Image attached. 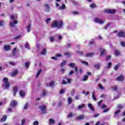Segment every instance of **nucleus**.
<instances>
[{
    "label": "nucleus",
    "instance_id": "1a4fd4ad",
    "mask_svg": "<svg viewBox=\"0 0 125 125\" xmlns=\"http://www.w3.org/2000/svg\"><path fill=\"white\" fill-rule=\"evenodd\" d=\"M66 63H67V61L62 60V62L60 64L61 68H63V67H64V66H65Z\"/></svg>",
    "mask_w": 125,
    "mask_h": 125
},
{
    "label": "nucleus",
    "instance_id": "f8f14e48",
    "mask_svg": "<svg viewBox=\"0 0 125 125\" xmlns=\"http://www.w3.org/2000/svg\"><path fill=\"white\" fill-rule=\"evenodd\" d=\"M7 119V116L4 115L3 116V117L0 120V123H3L4 122H5Z\"/></svg>",
    "mask_w": 125,
    "mask_h": 125
},
{
    "label": "nucleus",
    "instance_id": "a211bd4d",
    "mask_svg": "<svg viewBox=\"0 0 125 125\" xmlns=\"http://www.w3.org/2000/svg\"><path fill=\"white\" fill-rule=\"evenodd\" d=\"M17 52V48L15 47L12 51V55L15 56L16 55V53Z\"/></svg>",
    "mask_w": 125,
    "mask_h": 125
},
{
    "label": "nucleus",
    "instance_id": "4be33fe9",
    "mask_svg": "<svg viewBox=\"0 0 125 125\" xmlns=\"http://www.w3.org/2000/svg\"><path fill=\"white\" fill-rule=\"evenodd\" d=\"M44 6L46 7L47 11H48V12H49V9L50 8V7H49V5L47 4H44Z\"/></svg>",
    "mask_w": 125,
    "mask_h": 125
},
{
    "label": "nucleus",
    "instance_id": "603ef678",
    "mask_svg": "<svg viewBox=\"0 0 125 125\" xmlns=\"http://www.w3.org/2000/svg\"><path fill=\"white\" fill-rule=\"evenodd\" d=\"M87 78H88V76H87V75H84L83 81H86V80H87Z\"/></svg>",
    "mask_w": 125,
    "mask_h": 125
},
{
    "label": "nucleus",
    "instance_id": "f03ea898",
    "mask_svg": "<svg viewBox=\"0 0 125 125\" xmlns=\"http://www.w3.org/2000/svg\"><path fill=\"white\" fill-rule=\"evenodd\" d=\"M3 82L5 83L3 84V86L5 89H7V88L10 87V83L8 82V79L7 78H4L3 79Z\"/></svg>",
    "mask_w": 125,
    "mask_h": 125
},
{
    "label": "nucleus",
    "instance_id": "c85d7f7f",
    "mask_svg": "<svg viewBox=\"0 0 125 125\" xmlns=\"http://www.w3.org/2000/svg\"><path fill=\"white\" fill-rule=\"evenodd\" d=\"M65 7H66V5H65L64 4H62V6L59 7V9L60 10H62L63 9H65Z\"/></svg>",
    "mask_w": 125,
    "mask_h": 125
},
{
    "label": "nucleus",
    "instance_id": "f3484780",
    "mask_svg": "<svg viewBox=\"0 0 125 125\" xmlns=\"http://www.w3.org/2000/svg\"><path fill=\"white\" fill-rule=\"evenodd\" d=\"M94 55V52H92V53H87L86 55H85V56L86 57H92V56Z\"/></svg>",
    "mask_w": 125,
    "mask_h": 125
},
{
    "label": "nucleus",
    "instance_id": "bf43d9fd",
    "mask_svg": "<svg viewBox=\"0 0 125 125\" xmlns=\"http://www.w3.org/2000/svg\"><path fill=\"white\" fill-rule=\"evenodd\" d=\"M9 63L10 65H12V66L15 65V63H14V62H9Z\"/></svg>",
    "mask_w": 125,
    "mask_h": 125
},
{
    "label": "nucleus",
    "instance_id": "58836bf2",
    "mask_svg": "<svg viewBox=\"0 0 125 125\" xmlns=\"http://www.w3.org/2000/svg\"><path fill=\"white\" fill-rule=\"evenodd\" d=\"M25 65L26 68H29V66H30V63L29 62H26Z\"/></svg>",
    "mask_w": 125,
    "mask_h": 125
},
{
    "label": "nucleus",
    "instance_id": "ddd939ff",
    "mask_svg": "<svg viewBox=\"0 0 125 125\" xmlns=\"http://www.w3.org/2000/svg\"><path fill=\"white\" fill-rule=\"evenodd\" d=\"M18 74V70H15L13 72H12L11 74V77H15V76H17Z\"/></svg>",
    "mask_w": 125,
    "mask_h": 125
},
{
    "label": "nucleus",
    "instance_id": "052dcab7",
    "mask_svg": "<svg viewBox=\"0 0 125 125\" xmlns=\"http://www.w3.org/2000/svg\"><path fill=\"white\" fill-rule=\"evenodd\" d=\"M75 99L76 100H79V99H80V95H76L75 96Z\"/></svg>",
    "mask_w": 125,
    "mask_h": 125
},
{
    "label": "nucleus",
    "instance_id": "338daca9",
    "mask_svg": "<svg viewBox=\"0 0 125 125\" xmlns=\"http://www.w3.org/2000/svg\"><path fill=\"white\" fill-rule=\"evenodd\" d=\"M51 59H53V60H58L57 57H52Z\"/></svg>",
    "mask_w": 125,
    "mask_h": 125
},
{
    "label": "nucleus",
    "instance_id": "4c0bfd02",
    "mask_svg": "<svg viewBox=\"0 0 125 125\" xmlns=\"http://www.w3.org/2000/svg\"><path fill=\"white\" fill-rule=\"evenodd\" d=\"M111 66H112V62H109L108 63L107 66L105 68H107V69H109V68H111Z\"/></svg>",
    "mask_w": 125,
    "mask_h": 125
},
{
    "label": "nucleus",
    "instance_id": "37998d69",
    "mask_svg": "<svg viewBox=\"0 0 125 125\" xmlns=\"http://www.w3.org/2000/svg\"><path fill=\"white\" fill-rule=\"evenodd\" d=\"M74 114H73V113H70L67 115V118H72Z\"/></svg>",
    "mask_w": 125,
    "mask_h": 125
},
{
    "label": "nucleus",
    "instance_id": "2f4dec72",
    "mask_svg": "<svg viewBox=\"0 0 125 125\" xmlns=\"http://www.w3.org/2000/svg\"><path fill=\"white\" fill-rule=\"evenodd\" d=\"M76 53L78 54V55H83V54H84V53L83 51H77Z\"/></svg>",
    "mask_w": 125,
    "mask_h": 125
},
{
    "label": "nucleus",
    "instance_id": "5fc2aeb1",
    "mask_svg": "<svg viewBox=\"0 0 125 125\" xmlns=\"http://www.w3.org/2000/svg\"><path fill=\"white\" fill-rule=\"evenodd\" d=\"M3 26V21L0 20V27Z\"/></svg>",
    "mask_w": 125,
    "mask_h": 125
},
{
    "label": "nucleus",
    "instance_id": "6ab92c4d",
    "mask_svg": "<svg viewBox=\"0 0 125 125\" xmlns=\"http://www.w3.org/2000/svg\"><path fill=\"white\" fill-rule=\"evenodd\" d=\"M121 65H122V64H121V63H119L118 64H117V65H116L114 66V70L115 71H118L119 67H120V66H121Z\"/></svg>",
    "mask_w": 125,
    "mask_h": 125
},
{
    "label": "nucleus",
    "instance_id": "0e129e2a",
    "mask_svg": "<svg viewBox=\"0 0 125 125\" xmlns=\"http://www.w3.org/2000/svg\"><path fill=\"white\" fill-rule=\"evenodd\" d=\"M111 23H108L106 27H104V28L106 30V29H108V27H109V25H111Z\"/></svg>",
    "mask_w": 125,
    "mask_h": 125
},
{
    "label": "nucleus",
    "instance_id": "39448f33",
    "mask_svg": "<svg viewBox=\"0 0 125 125\" xmlns=\"http://www.w3.org/2000/svg\"><path fill=\"white\" fill-rule=\"evenodd\" d=\"M124 80L125 77L123 75H119L116 78V81H118V82H124Z\"/></svg>",
    "mask_w": 125,
    "mask_h": 125
},
{
    "label": "nucleus",
    "instance_id": "a19ab883",
    "mask_svg": "<svg viewBox=\"0 0 125 125\" xmlns=\"http://www.w3.org/2000/svg\"><path fill=\"white\" fill-rule=\"evenodd\" d=\"M71 2H72L73 5H78V2H77V1H76L74 0H72L71 1Z\"/></svg>",
    "mask_w": 125,
    "mask_h": 125
},
{
    "label": "nucleus",
    "instance_id": "4d7b16f0",
    "mask_svg": "<svg viewBox=\"0 0 125 125\" xmlns=\"http://www.w3.org/2000/svg\"><path fill=\"white\" fill-rule=\"evenodd\" d=\"M33 125H39V121H36L33 123Z\"/></svg>",
    "mask_w": 125,
    "mask_h": 125
},
{
    "label": "nucleus",
    "instance_id": "79ce46f5",
    "mask_svg": "<svg viewBox=\"0 0 125 125\" xmlns=\"http://www.w3.org/2000/svg\"><path fill=\"white\" fill-rule=\"evenodd\" d=\"M42 73V69H40L38 72V73L36 75V78H38L39 76H40V74Z\"/></svg>",
    "mask_w": 125,
    "mask_h": 125
},
{
    "label": "nucleus",
    "instance_id": "b1692460",
    "mask_svg": "<svg viewBox=\"0 0 125 125\" xmlns=\"http://www.w3.org/2000/svg\"><path fill=\"white\" fill-rule=\"evenodd\" d=\"M46 53H47V52L46 51V49H44L43 51L41 52V54L42 55H46Z\"/></svg>",
    "mask_w": 125,
    "mask_h": 125
},
{
    "label": "nucleus",
    "instance_id": "7c9ffc66",
    "mask_svg": "<svg viewBox=\"0 0 125 125\" xmlns=\"http://www.w3.org/2000/svg\"><path fill=\"white\" fill-rule=\"evenodd\" d=\"M95 68H96L97 70H99L100 69V63H98L97 64L94 65Z\"/></svg>",
    "mask_w": 125,
    "mask_h": 125
},
{
    "label": "nucleus",
    "instance_id": "6e6d98bb",
    "mask_svg": "<svg viewBox=\"0 0 125 125\" xmlns=\"http://www.w3.org/2000/svg\"><path fill=\"white\" fill-rule=\"evenodd\" d=\"M121 44L123 47H125V42H121Z\"/></svg>",
    "mask_w": 125,
    "mask_h": 125
},
{
    "label": "nucleus",
    "instance_id": "ea45409f",
    "mask_svg": "<svg viewBox=\"0 0 125 125\" xmlns=\"http://www.w3.org/2000/svg\"><path fill=\"white\" fill-rule=\"evenodd\" d=\"M10 26L11 27H15V23H14V22H12V21H10Z\"/></svg>",
    "mask_w": 125,
    "mask_h": 125
},
{
    "label": "nucleus",
    "instance_id": "13d9d810",
    "mask_svg": "<svg viewBox=\"0 0 125 125\" xmlns=\"http://www.w3.org/2000/svg\"><path fill=\"white\" fill-rule=\"evenodd\" d=\"M72 13L73 14H74V15H78V14H79V13L78 11L73 12Z\"/></svg>",
    "mask_w": 125,
    "mask_h": 125
},
{
    "label": "nucleus",
    "instance_id": "9d476101",
    "mask_svg": "<svg viewBox=\"0 0 125 125\" xmlns=\"http://www.w3.org/2000/svg\"><path fill=\"white\" fill-rule=\"evenodd\" d=\"M4 50H5L6 51H9V50H11L10 48V45H5L3 47Z\"/></svg>",
    "mask_w": 125,
    "mask_h": 125
},
{
    "label": "nucleus",
    "instance_id": "8fccbe9b",
    "mask_svg": "<svg viewBox=\"0 0 125 125\" xmlns=\"http://www.w3.org/2000/svg\"><path fill=\"white\" fill-rule=\"evenodd\" d=\"M46 93H47L46 91L43 90V92L42 93V96H45L46 95Z\"/></svg>",
    "mask_w": 125,
    "mask_h": 125
},
{
    "label": "nucleus",
    "instance_id": "f257e3e1",
    "mask_svg": "<svg viewBox=\"0 0 125 125\" xmlns=\"http://www.w3.org/2000/svg\"><path fill=\"white\" fill-rule=\"evenodd\" d=\"M63 25H64V23H63V21L62 20L59 21L55 20L51 23V27H52V28H58V29H60V28L63 27Z\"/></svg>",
    "mask_w": 125,
    "mask_h": 125
},
{
    "label": "nucleus",
    "instance_id": "e2e57ef3",
    "mask_svg": "<svg viewBox=\"0 0 125 125\" xmlns=\"http://www.w3.org/2000/svg\"><path fill=\"white\" fill-rule=\"evenodd\" d=\"M120 112H121V110H117L116 112H115L114 114L115 115H118Z\"/></svg>",
    "mask_w": 125,
    "mask_h": 125
},
{
    "label": "nucleus",
    "instance_id": "5701e85b",
    "mask_svg": "<svg viewBox=\"0 0 125 125\" xmlns=\"http://www.w3.org/2000/svg\"><path fill=\"white\" fill-rule=\"evenodd\" d=\"M83 119H84V115H80L77 118V120H83Z\"/></svg>",
    "mask_w": 125,
    "mask_h": 125
},
{
    "label": "nucleus",
    "instance_id": "c9c22d12",
    "mask_svg": "<svg viewBox=\"0 0 125 125\" xmlns=\"http://www.w3.org/2000/svg\"><path fill=\"white\" fill-rule=\"evenodd\" d=\"M90 6L91 8H94V7L96 6V5L95 4V3H93L90 5Z\"/></svg>",
    "mask_w": 125,
    "mask_h": 125
},
{
    "label": "nucleus",
    "instance_id": "de8ad7c7",
    "mask_svg": "<svg viewBox=\"0 0 125 125\" xmlns=\"http://www.w3.org/2000/svg\"><path fill=\"white\" fill-rule=\"evenodd\" d=\"M99 87L100 89H104V87H103L101 83L99 84Z\"/></svg>",
    "mask_w": 125,
    "mask_h": 125
},
{
    "label": "nucleus",
    "instance_id": "412c9836",
    "mask_svg": "<svg viewBox=\"0 0 125 125\" xmlns=\"http://www.w3.org/2000/svg\"><path fill=\"white\" fill-rule=\"evenodd\" d=\"M20 95L21 97H24L25 95V91H20Z\"/></svg>",
    "mask_w": 125,
    "mask_h": 125
},
{
    "label": "nucleus",
    "instance_id": "c03bdc74",
    "mask_svg": "<svg viewBox=\"0 0 125 125\" xmlns=\"http://www.w3.org/2000/svg\"><path fill=\"white\" fill-rule=\"evenodd\" d=\"M51 18H47L46 19V22L47 23V24H48L49 23V21H51Z\"/></svg>",
    "mask_w": 125,
    "mask_h": 125
},
{
    "label": "nucleus",
    "instance_id": "473e14b6",
    "mask_svg": "<svg viewBox=\"0 0 125 125\" xmlns=\"http://www.w3.org/2000/svg\"><path fill=\"white\" fill-rule=\"evenodd\" d=\"M111 89H113L114 91H117V90H118V86H111Z\"/></svg>",
    "mask_w": 125,
    "mask_h": 125
},
{
    "label": "nucleus",
    "instance_id": "bb28decb",
    "mask_svg": "<svg viewBox=\"0 0 125 125\" xmlns=\"http://www.w3.org/2000/svg\"><path fill=\"white\" fill-rule=\"evenodd\" d=\"M55 85V81H52L50 83L49 86L53 87Z\"/></svg>",
    "mask_w": 125,
    "mask_h": 125
},
{
    "label": "nucleus",
    "instance_id": "7ed1b4c3",
    "mask_svg": "<svg viewBox=\"0 0 125 125\" xmlns=\"http://www.w3.org/2000/svg\"><path fill=\"white\" fill-rule=\"evenodd\" d=\"M39 109L42 111L41 115H44L46 114V106L44 105L39 106Z\"/></svg>",
    "mask_w": 125,
    "mask_h": 125
},
{
    "label": "nucleus",
    "instance_id": "0eeeda50",
    "mask_svg": "<svg viewBox=\"0 0 125 125\" xmlns=\"http://www.w3.org/2000/svg\"><path fill=\"white\" fill-rule=\"evenodd\" d=\"M66 81H67V82L66 81H65V80H62V84H67V83H71L72 82L71 79L66 78Z\"/></svg>",
    "mask_w": 125,
    "mask_h": 125
},
{
    "label": "nucleus",
    "instance_id": "72a5a7b5",
    "mask_svg": "<svg viewBox=\"0 0 125 125\" xmlns=\"http://www.w3.org/2000/svg\"><path fill=\"white\" fill-rule=\"evenodd\" d=\"M92 44H95V42L94 41H90L89 42V46H90V47H91L92 46Z\"/></svg>",
    "mask_w": 125,
    "mask_h": 125
},
{
    "label": "nucleus",
    "instance_id": "393cba45",
    "mask_svg": "<svg viewBox=\"0 0 125 125\" xmlns=\"http://www.w3.org/2000/svg\"><path fill=\"white\" fill-rule=\"evenodd\" d=\"M68 104H71L72 102H73V100L72 99L71 97L68 98Z\"/></svg>",
    "mask_w": 125,
    "mask_h": 125
},
{
    "label": "nucleus",
    "instance_id": "e433bc0d",
    "mask_svg": "<svg viewBox=\"0 0 125 125\" xmlns=\"http://www.w3.org/2000/svg\"><path fill=\"white\" fill-rule=\"evenodd\" d=\"M32 26L31 24H29L27 27V32H31V27Z\"/></svg>",
    "mask_w": 125,
    "mask_h": 125
},
{
    "label": "nucleus",
    "instance_id": "c756f323",
    "mask_svg": "<svg viewBox=\"0 0 125 125\" xmlns=\"http://www.w3.org/2000/svg\"><path fill=\"white\" fill-rule=\"evenodd\" d=\"M105 53H106V50L105 49H103L101 52L100 56H103V55L105 54Z\"/></svg>",
    "mask_w": 125,
    "mask_h": 125
},
{
    "label": "nucleus",
    "instance_id": "20e7f679",
    "mask_svg": "<svg viewBox=\"0 0 125 125\" xmlns=\"http://www.w3.org/2000/svg\"><path fill=\"white\" fill-rule=\"evenodd\" d=\"M116 11H117V10L115 9H106L104 10V12H105V13H107L108 14H116Z\"/></svg>",
    "mask_w": 125,
    "mask_h": 125
},
{
    "label": "nucleus",
    "instance_id": "a18cd8bd",
    "mask_svg": "<svg viewBox=\"0 0 125 125\" xmlns=\"http://www.w3.org/2000/svg\"><path fill=\"white\" fill-rule=\"evenodd\" d=\"M109 111H110V108H107L103 110V113H107V112H109Z\"/></svg>",
    "mask_w": 125,
    "mask_h": 125
},
{
    "label": "nucleus",
    "instance_id": "69168bd1",
    "mask_svg": "<svg viewBox=\"0 0 125 125\" xmlns=\"http://www.w3.org/2000/svg\"><path fill=\"white\" fill-rule=\"evenodd\" d=\"M111 59V56H108L106 57V61H109Z\"/></svg>",
    "mask_w": 125,
    "mask_h": 125
},
{
    "label": "nucleus",
    "instance_id": "cd10ccee",
    "mask_svg": "<svg viewBox=\"0 0 125 125\" xmlns=\"http://www.w3.org/2000/svg\"><path fill=\"white\" fill-rule=\"evenodd\" d=\"M13 90L14 92H17L18 91V86H16L13 88Z\"/></svg>",
    "mask_w": 125,
    "mask_h": 125
},
{
    "label": "nucleus",
    "instance_id": "680f3d73",
    "mask_svg": "<svg viewBox=\"0 0 125 125\" xmlns=\"http://www.w3.org/2000/svg\"><path fill=\"white\" fill-rule=\"evenodd\" d=\"M75 92H76V90L74 89L71 92V95H74V94H75Z\"/></svg>",
    "mask_w": 125,
    "mask_h": 125
},
{
    "label": "nucleus",
    "instance_id": "a878e982",
    "mask_svg": "<svg viewBox=\"0 0 125 125\" xmlns=\"http://www.w3.org/2000/svg\"><path fill=\"white\" fill-rule=\"evenodd\" d=\"M64 55L65 56H68V57H70L71 55H72V54L70 53V52H65L64 53Z\"/></svg>",
    "mask_w": 125,
    "mask_h": 125
},
{
    "label": "nucleus",
    "instance_id": "49530a36",
    "mask_svg": "<svg viewBox=\"0 0 125 125\" xmlns=\"http://www.w3.org/2000/svg\"><path fill=\"white\" fill-rule=\"evenodd\" d=\"M92 98L93 100H94V101H96L97 99L95 97V95H94V93L93 92L92 93Z\"/></svg>",
    "mask_w": 125,
    "mask_h": 125
},
{
    "label": "nucleus",
    "instance_id": "864d4df0",
    "mask_svg": "<svg viewBox=\"0 0 125 125\" xmlns=\"http://www.w3.org/2000/svg\"><path fill=\"white\" fill-rule=\"evenodd\" d=\"M65 93V90L62 89L61 90V91H60V94H63Z\"/></svg>",
    "mask_w": 125,
    "mask_h": 125
},
{
    "label": "nucleus",
    "instance_id": "09e8293b",
    "mask_svg": "<svg viewBox=\"0 0 125 125\" xmlns=\"http://www.w3.org/2000/svg\"><path fill=\"white\" fill-rule=\"evenodd\" d=\"M82 63L83 64H84V65H88V62H87L85 61H82Z\"/></svg>",
    "mask_w": 125,
    "mask_h": 125
},
{
    "label": "nucleus",
    "instance_id": "3c124183",
    "mask_svg": "<svg viewBox=\"0 0 125 125\" xmlns=\"http://www.w3.org/2000/svg\"><path fill=\"white\" fill-rule=\"evenodd\" d=\"M56 57H62V54L60 53H57L56 55Z\"/></svg>",
    "mask_w": 125,
    "mask_h": 125
},
{
    "label": "nucleus",
    "instance_id": "2eb2a0df",
    "mask_svg": "<svg viewBox=\"0 0 125 125\" xmlns=\"http://www.w3.org/2000/svg\"><path fill=\"white\" fill-rule=\"evenodd\" d=\"M114 54L115 56H120L121 55V51L119 50H115Z\"/></svg>",
    "mask_w": 125,
    "mask_h": 125
},
{
    "label": "nucleus",
    "instance_id": "4468645a",
    "mask_svg": "<svg viewBox=\"0 0 125 125\" xmlns=\"http://www.w3.org/2000/svg\"><path fill=\"white\" fill-rule=\"evenodd\" d=\"M11 106H12V107H16V106H17V102L16 101L14 100L12 101L11 103Z\"/></svg>",
    "mask_w": 125,
    "mask_h": 125
},
{
    "label": "nucleus",
    "instance_id": "774afa93",
    "mask_svg": "<svg viewBox=\"0 0 125 125\" xmlns=\"http://www.w3.org/2000/svg\"><path fill=\"white\" fill-rule=\"evenodd\" d=\"M118 107L119 109H123V105H122V104H118Z\"/></svg>",
    "mask_w": 125,
    "mask_h": 125
},
{
    "label": "nucleus",
    "instance_id": "423d86ee",
    "mask_svg": "<svg viewBox=\"0 0 125 125\" xmlns=\"http://www.w3.org/2000/svg\"><path fill=\"white\" fill-rule=\"evenodd\" d=\"M118 38H125V32L120 31L117 34Z\"/></svg>",
    "mask_w": 125,
    "mask_h": 125
},
{
    "label": "nucleus",
    "instance_id": "f704fd0d",
    "mask_svg": "<svg viewBox=\"0 0 125 125\" xmlns=\"http://www.w3.org/2000/svg\"><path fill=\"white\" fill-rule=\"evenodd\" d=\"M69 66L71 68H75V63L71 62L69 63Z\"/></svg>",
    "mask_w": 125,
    "mask_h": 125
},
{
    "label": "nucleus",
    "instance_id": "dca6fc26",
    "mask_svg": "<svg viewBox=\"0 0 125 125\" xmlns=\"http://www.w3.org/2000/svg\"><path fill=\"white\" fill-rule=\"evenodd\" d=\"M54 124H55V121L53 119L50 118L49 119V125H54Z\"/></svg>",
    "mask_w": 125,
    "mask_h": 125
},
{
    "label": "nucleus",
    "instance_id": "6e6552de",
    "mask_svg": "<svg viewBox=\"0 0 125 125\" xmlns=\"http://www.w3.org/2000/svg\"><path fill=\"white\" fill-rule=\"evenodd\" d=\"M95 22H96V23H98L99 24H104V21H103L102 20H101L98 18H96L95 19Z\"/></svg>",
    "mask_w": 125,
    "mask_h": 125
},
{
    "label": "nucleus",
    "instance_id": "9b49d317",
    "mask_svg": "<svg viewBox=\"0 0 125 125\" xmlns=\"http://www.w3.org/2000/svg\"><path fill=\"white\" fill-rule=\"evenodd\" d=\"M87 107L91 110V111H92L93 112H94V107H93V106L92 105V104L89 103L87 105Z\"/></svg>",
    "mask_w": 125,
    "mask_h": 125
},
{
    "label": "nucleus",
    "instance_id": "aec40b11",
    "mask_svg": "<svg viewBox=\"0 0 125 125\" xmlns=\"http://www.w3.org/2000/svg\"><path fill=\"white\" fill-rule=\"evenodd\" d=\"M84 106H85V104H82L78 106L77 109H78V110H81V109H83V108H84Z\"/></svg>",
    "mask_w": 125,
    "mask_h": 125
}]
</instances>
